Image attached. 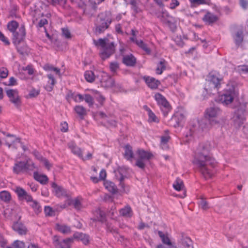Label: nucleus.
I'll return each mask as SVG.
<instances>
[{
	"mask_svg": "<svg viewBox=\"0 0 248 248\" xmlns=\"http://www.w3.org/2000/svg\"><path fill=\"white\" fill-rule=\"evenodd\" d=\"M74 237L80 240L82 243L87 245L89 242V236L82 233H76L74 235Z\"/></svg>",
	"mask_w": 248,
	"mask_h": 248,
	"instance_id": "obj_37",
	"label": "nucleus"
},
{
	"mask_svg": "<svg viewBox=\"0 0 248 248\" xmlns=\"http://www.w3.org/2000/svg\"><path fill=\"white\" fill-rule=\"evenodd\" d=\"M62 33L63 36L66 38L69 39L71 38V33L68 29L63 28L62 29Z\"/></svg>",
	"mask_w": 248,
	"mask_h": 248,
	"instance_id": "obj_59",
	"label": "nucleus"
},
{
	"mask_svg": "<svg viewBox=\"0 0 248 248\" xmlns=\"http://www.w3.org/2000/svg\"><path fill=\"white\" fill-rule=\"evenodd\" d=\"M184 187L183 181L180 178H176L173 184V187L177 191H180Z\"/></svg>",
	"mask_w": 248,
	"mask_h": 248,
	"instance_id": "obj_43",
	"label": "nucleus"
},
{
	"mask_svg": "<svg viewBox=\"0 0 248 248\" xmlns=\"http://www.w3.org/2000/svg\"><path fill=\"white\" fill-rule=\"evenodd\" d=\"M13 40L15 44L18 45L23 41L26 36V29L25 26L22 25L19 28L18 31L13 33Z\"/></svg>",
	"mask_w": 248,
	"mask_h": 248,
	"instance_id": "obj_11",
	"label": "nucleus"
},
{
	"mask_svg": "<svg viewBox=\"0 0 248 248\" xmlns=\"http://www.w3.org/2000/svg\"><path fill=\"white\" fill-rule=\"evenodd\" d=\"M239 3L243 9L246 10L248 8V0H240Z\"/></svg>",
	"mask_w": 248,
	"mask_h": 248,
	"instance_id": "obj_61",
	"label": "nucleus"
},
{
	"mask_svg": "<svg viewBox=\"0 0 248 248\" xmlns=\"http://www.w3.org/2000/svg\"><path fill=\"white\" fill-rule=\"evenodd\" d=\"M46 76L48 78V80L45 86V88L47 91L51 92L53 89L54 86L56 83V81L54 75L51 73L48 74Z\"/></svg>",
	"mask_w": 248,
	"mask_h": 248,
	"instance_id": "obj_23",
	"label": "nucleus"
},
{
	"mask_svg": "<svg viewBox=\"0 0 248 248\" xmlns=\"http://www.w3.org/2000/svg\"><path fill=\"white\" fill-rule=\"evenodd\" d=\"M19 24L18 22L15 20H12L7 24V28L8 30L12 33L16 31Z\"/></svg>",
	"mask_w": 248,
	"mask_h": 248,
	"instance_id": "obj_42",
	"label": "nucleus"
},
{
	"mask_svg": "<svg viewBox=\"0 0 248 248\" xmlns=\"http://www.w3.org/2000/svg\"><path fill=\"white\" fill-rule=\"evenodd\" d=\"M12 228L19 235H25L27 233V229L21 222H16L14 223L13 225Z\"/></svg>",
	"mask_w": 248,
	"mask_h": 248,
	"instance_id": "obj_21",
	"label": "nucleus"
},
{
	"mask_svg": "<svg viewBox=\"0 0 248 248\" xmlns=\"http://www.w3.org/2000/svg\"><path fill=\"white\" fill-rule=\"evenodd\" d=\"M110 69L112 72H115L119 68V64L117 62H112L110 63Z\"/></svg>",
	"mask_w": 248,
	"mask_h": 248,
	"instance_id": "obj_57",
	"label": "nucleus"
},
{
	"mask_svg": "<svg viewBox=\"0 0 248 248\" xmlns=\"http://www.w3.org/2000/svg\"><path fill=\"white\" fill-rule=\"evenodd\" d=\"M202 19L206 24L211 25L217 22L218 20V17L214 14L207 12Z\"/></svg>",
	"mask_w": 248,
	"mask_h": 248,
	"instance_id": "obj_16",
	"label": "nucleus"
},
{
	"mask_svg": "<svg viewBox=\"0 0 248 248\" xmlns=\"http://www.w3.org/2000/svg\"><path fill=\"white\" fill-rule=\"evenodd\" d=\"M220 80L217 76L210 75L206 80L204 90L209 93H211L213 90H218L220 86Z\"/></svg>",
	"mask_w": 248,
	"mask_h": 248,
	"instance_id": "obj_7",
	"label": "nucleus"
},
{
	"mask_svg": "<svg viewBox=\"0 0 248 248\" xmlns=\"http://www.w3.org/2000/svg\"><path fill=\"white\" fill-rule=\"evenodd\" d=\"M191 6H197L206 3V0H188Z\"/></svg>",
	"mask_w": 248,
	"mask_h": 248,
	"instance_id": "obj_52",
	"label": "nucleus"
},
{
	"mask_svg": "<svg viewBox=\"0 0 248 248\" xmlns=\"http://www.w3.org/2000/svg\"><path fill=\"white\" fill-rule=\"evenodd\" d=\"M180 5V2L178 0H171L170 4V8L174 9Z\"/></svg>",
	"mask_w": 248,
	"mask_h": 248,
	"instance_id": "obj_58",
	"label": "nucleus"
},
{
	"mask_svg": "<svg viewBox=\"0 0 248 248\" xmlns=\"http://www.w3.org/2000/svg\"><path fill=\"white\" fill-rule=\"evenodd\" d=\"M84 100L88 104L90 107L93 106L94 101L93 97L89 94H84Z\"/></svg>",
	"mask_w": 248,
	"mask_h": 248,
	"instance_id": "obj_50",
	"label": "nucleus"
},
{
	"mask_svg": "<svg viewBox=\"0 0 248 248\" xmlns=\"http://www.w3.org/2000/svg\"><path fill=\"white\" fill-rule=\"evenodd\" d=\"M71 96L73 98V99L77 103L81 102L84 100V94L82 95L79 93H71Z\"/></svg>",
	"mask_w": 248,
	"mask_h": 248,
	"instance_id": "obj_49",
	"label": "nucleus"
},
{
	"mask_svg": "<svg viewBox=\"0 0 248 248\" xmlns=\"http://www.w3.org/2000/svg\"><path fill=\"white\" fill-rule=\"evenodd\" d=\"M0 246L2 248H8L6 245V240L1 234H0Z\"/></svg>",
	"mask_w": 248,
	"mask_h": 248,
	"instance_id": "obj_62",
	"label": "nucleus"
},
{
	"mask_svg": "<svg viewBox=\"0 0 248 248\" xmlns=\"http://www.w3.org/2000/svg\"><path fill=\"white\" fill-rule=\"evenodd\" d=\"M33 177L35 180L43 185L46 184L48 180L46 175L39 174L37 172H34Z\"/></svg>",
	"mask_w": 248,
	"mask_h": 248,
	"instance_id": "obj_33",
	"label": "nucleus"
},
{
	"mask_svg": "<svg viewBox=\"0 0 248 248\" xmlns=\"http://www.w3.org/2000/svg\"><path fill=\"white\" fill-rule=\"evenodd\" d=\"M158 18L161 21L169 26L171 25L173 20V17L167 11L163 12L161 15L158 16Z\"/></svg>",
	"mask_w": 248,
	"mask_h": 248,
	"instance_id": "obj_25",
	"label": "nucleus"
},
{
	"mask_svg": "<svg viewBox=\"0 0 248 248\" xmlns=\"http://www.w3.org/2000/svg\"><path fill=\"white\" fill-rule=\"evenodd\" d=\"M52 187L56 196L58 197H68V195L66 190L62 186H58L56 183L52 184Z\"/></svg>",
	"mask_w": 248,
	"mask_h": 248,
	"instance_id": "obj_18",
	"label": "nucleus"
},
{
	"mask_svg": "<svg viewBox=\"0 0 248 248\" xmlns=\"http://www.w3.org/2000/svg\"><path fill=\"white\" fill-rule=\"evenodd\" d=\"M124 157L127 160L131 161L134 158V153L132 147L129 144H126L124 147Z\"/></svg>",
	"mask_w": 248,
	"mask_h": 248,
	"instance_id": "obj_27",
	"label": "nucleus"
},
{
	"mask_svg": "<svg viewBox=\"0 0 248 248\" xmlns=\"http://www.w3.org/2000/svg\"><path fill=\"white\" fill-rule=\"evenodd\" d=\"M53 244L56 248H70V245L73 242L72 238H66L61 240L59 236L55 235L52 238Z\"/></svg>",
	"mask_w": 248,
	"mask_h": 248,
	"instance_id": "obj_9",
	"label": "nucleus"
},
{
	"mask_svg": "<svg viewBox=\"0 0 248 248\" xmlns=\"http://www.w3.org/2000/svg\"><path fill=\"white\" fill-rule=\"evenodd\" d=\"M55 229L63 234H69L71 232L70 227L63 223H56L55 224Z\"/></svg>",
	"mask_w": 248,
	"mask_h": 248,
	"instance_id": "obj_24",
	"label": "nucleus"
},
{
	"mask_svg": "<svg viewBox=\"0 0 248 248\" xmlns=\"http://www.w3.org/2000/svg\"><path fill=\"white\" fill-rule=\"evenodd\" d=\"M137 158L135 165L139 168L144 169L145 167V161H148L154 157L153 154L143 149H138L136 151Z\"/></svg>",
	"mask_w": 248,
	"mask_h": 248,
	"instance_id": "obj_3",
	"label": "nucleus"
},
{
	"mask_svg": "<svg viewBox=\"0 0 248 248\" xmlns=\"http://www.w3.org/2000/svg\"><path fill=\"white\" fill-rule=\"evenodd\" d=\"M97 78H99L101 86L105 88H111L114 85V80L106 72H100Z\"/></svg>",
	"mask_w": 248,
	"mask_h": 248,
	"instance_id": "obj_8",
	"label": "nucleus"
},
{
	"mask_svg": "<svg viewBox=\"0 0 248 248\" xmlns=\"http://www.w3.org/2000/svg\"><path fill=\"white\" fill-rule=\"evenodd\" d=\"M74 110L76 113L80 116H83L86 114V109L82 106L78 105L75 106Z\"/></svg>",
	"mask_w": 248,
	"mask_h": 248,
	"instance_id": "obj_47",
	"label": "nucleus"
},
{
	"mask_svg": "<svg viewBox=\"0 0 248 248\" xmlns=\"http://www.w3.org/2000/svg\"><path fill=\"white\" fill-rule=\"evenodd\" d=\"M0 40L2 41L4 44L6 46H8L10 45V42L8 40V38L5 36V35L2 33V32L0 31Z\"/></svg>",
	"mask_w": 248,
	"mask_h": 248,
	"instance_id": "obj_56",
	"label": "nucleus"
},
{
	"mask_svg": "<svg viewBox=\"0 0 248 248\" xmlns=\"http://www.w3.org/2000/svg\"><path fill=\"white\" fill-rule=\"evenodd\" d=\"M97 22L96 31L101 33L108 28L111 23V19L106 13H101L98 15Z\"/></svg>",
	"mask_w": 248,
	"mask_h": 248,
	"instance_id": "obj_6",
	"label": "nucleus"
},
{
	"mask_svg": "<svg viewBox=\"0 0 248 248\" xmlns=\"http://www.w3.org/2000/svg\"><path fill=\"white\" fill-rule=\"evenodd\" d=\"M13 248H25V244L23 241L16 240L12 244Z\"/></svg>",
	"mask_w": 248,
	"mask_h": 248,
	"instance_id": "obj_53",
	"label": "nucleus"
},
{
	"mask_svg": "<svg viewBox=\"0 0 248 248\" xmlns=\"http://www.w3.org/2000/svg\"><path fill=\"white\" fill-rule=\"evenodd\" d=\"M136 45L142 50H143L145 52H146L147 54L150 53V49L148 47L147 45L143 42L142 40H139V41L137 42Z\"/></svg>",
	"mask_w": 248,
	"mask_h": 248,
	"instance_id": "obj_45",
	"label": "nucleus"
},
{
	"mask_svg": "<svg viewBox=\"0 0 248 248\" xmlns=\"http://www.w3.org/2000/svg\"><path fill=\"white\" fill-rule=\"evenodd\" d=\"M233 38L235 45L239 47L242 45L244 40L243 32L242 31H238L233 35Z\"/></svg>",
	"mask_w": 248,
	"mask_h": 248,
	"instance_id": "obj_29",
	"label": "nucleus"
},
{
	"mask_svg": "<svg viewBox=\"0 0 248 248\" xmlns=\"http://www.w3.org/2000/svg\"><path fill=\"white\" fill-rule=\"evenodd\" d=\"M8 75V70L6 68L1 67L0 68V77L3 78H6Z\"/></svg>",
	"mask_w": 248,
	"mask_h": 248,
	"instance_id": "obj_55",
	"label": "nucleus"
},
{
	"mask_svg": "<svg viewBox=\"0 0 248 248\" xmlns=\"http://www.w3.org/2000/svg\"><path fill=\"white\" fill-rule=\"evenodd\" d=\"M93 42L96 47H101V50L99 55L103 60L108 58L115 52V46L114 43L110 41L108 38H99L97 40L94 39Z\"/></svg>",
	"mask_w": 248,
	"mask_h": 248,
	"instance_id": "obj_2",
	"label": "nucleus"
},
{
	"mask_svg": "<svg viewBox=\"0 0 248 248\" xmlns=\"http://www.w3.org/2000/svg\"><path fill=\"white\" fill-rule=\"evenodd\" d=\"M43 69L46 72H53L56 75L58 76L60 78L62 77L60 69L57 67H54L52 65L46 64L44 65Z\"/></svg>",
	"mask_w": 248,
	"mask_h": 248,
	"instance_id": "obj_31",
	"label": "nucleus"
},
{
	"mask_svg": "<svg viewBox=\"0 0 248 248\" xmlns=\"http://www.w3.org/2000/svg\"><path fill=\"white\" fill-rule=\"evenodd\" d=\"M93 92L96 95L95 96L96 100L99 103L100 106H103L105 101V98L98 91H94Z\"/></svg>",
	"mask_w": 248,
	"mask_h": 248,
	"instance_id": "obj_46",
	"label": "nucleus"
},
{
	"mask_svg": "<svg viewBox=\"0 0 248 248\" xmlns=\"http://www.w3.org/2000/svg\"><path fill=\"white\" fill-rule=\"evenodd\" d=\"M104 186L106 189L112 193H115L117 191V188L115 184L108 181H105L104 183Z\"/></svg>",
	"mask_w": 248,
	"mask_h": 248,
	"instance_id": "obj_34",
	"label": "nucleus"
},
{
	"mask_svg": "<svg viewBox=\"0 0 248 248\" xmlns=\"http://www.w3.org/2000/svg\"><path fill=\"white\" fill-rule=\"evenodd\" d=\"M154 98L164 116H167L172 108L169 102L162 94L156 93L155 94Z\"/></svg>",
	"mask_w": 248,
	"mask_h": 248,
	"instance_id": "obj_4",
	"label": "nucleus"
},
{
	"mask_svg": "<svg viewBox=\"0 0 248 248\" xmlns=\"http://www.w3.org/2000/svg\"><path fill=\"white\" fill-rule=\"evenodd\" d=\"M198 204L199 206L203 210H207L210 208L208 203L203 197L199 199Z\"/></svg>",
	"mask_w": 248,
	"mask_h": 248,
	"instance_id": "obj_44",
	"label": "nucleus"
},
{
	"mask_svg": "<svg viewBox=\"0 0 248 248\" xmlns=\"http://www.w3.org/2000/svg\"><path fill=\"white\" fill-rule=\"evenodd\" d=\"M6 93L10 102L14 104L16 108L20 107L21 102L18 94V92L16 90L10 89L7 90Z\"/></svg>",
	"mask_w": 248,
	"mask_h": 248,
	"instance_id": "obj_10",
	"label": "nucleus"
},
{
	"mask_svg": "<svg viewBox=\"0 0 248 248\" xmlns=\"http://www.w3.org/2000/svg\"><path fill=\"white\" fill-rule=\"evenodd\" d=\"M143 79L148 87L151 89H157L160 84V82L158 80L152 77L145 76Z\"/></svg>",
	"mask_w": 248,
	"mask_h": 248,
	"instance_id": "obj_14",
	"label": "nucleus"
},
{
	"mask_svg": "<svg viewBox=\"0 0 248 248\" xmlns=\"http://www.w3.org/2000/svg\"><path fill=\"white\" fill-rule=\"evenodd\" d=\"M83 199L80 196H78L74 199H72L70 198H68L66 201L65 203L64 204V207H66L68 206L73 205L74 207L78 210H80L82 208V202Z\"/></svg>",
	"mask_w": 248,
	"mask_h": 248,
	"instance_id": "obj_12",
	"label": "nucleus"
},
{
	"mask_svg": "<svg viewBox=\"0 0 248 248\" xmlns=\"http://www.w3.org/2000/svg\"><path fill=\"white\" fill-rule=\"evenodd\" d=\"M3 134L7 137V139L5 140V144L9 148L12 146H14L16 143H19L20 141V139L17 138L14 135L6 134L5 132H3Z\"/></svg>",
	"mask_w": 248,
	"mask_h": 248,
	"instance_id": "obj_17",
	"label": "nucleus"
},
{
	"mask_svg": "<svg viewBox=\"0 0 248 248\" xmlns=\"http://www.w3.org/2000/svg\"><path fill=\"white\" fill-rule=\"evenodd\" d=\"M131 9L134 11L135 14L140 13L142 12L140 8L141 3L140 0H135L131 2Z\"/></svg>",
	"mask_w": 248,
	"mask_h": 248,
	"instance_id": "obj_35",
	"label": "nucleus"
},
{
	"mask_svg": "<svg viewBox=\"0 0 248 248\" xmlns=\"http://www.w3.org/2000/svg\"><path fill=\"white\" fill-rule=\"evenodd\" d=\"M119 213L123 217L130 218L133 215V211L131 207L127 205L120 210Z\"/></svg>",
	"mask_w": 248,
	"mask_h": 248,
	"instance_id": "obj_28",
	"label": "nucleus"
},
{
	"mask_svg": "<svg viewBox=\"0 0 248 248\" xmlns=\"http://www.w3.org/2000/svg\"><path fill=\"white\" fill-rule=\"evenodd\" d=\"M25 164L26 165V171L28 170H33L34 169H36L34 163L30 159H27Z\"/></svg>",
	"mask_w": 248,
	"mask_h": 248,
	"instance_id": "obj_48",
	"label": "nucleus"
},
{
	"mask_svg": "<svg viewBox=\"0 0 248 248\" xmlns=\"http://www.w3.org/2000/svg\"><path fill=\"white\" fill-rule=\"evenodd\" d=\"M221 113V111L219 108L211 107L206 110L205 117L208 120L211 125H214L219 124L217 118Z\"/></svg>",
	"mask_w": 248,
	"mask_h": 248,
	"instance_id": "obj_5",
	"label": "nucleus"
},
{
	"mask_svg": "<svg viewBox=\"0 0 248 248\" xmlns=\"http://www.w3.org/2000/svg\"><path fill=\"white\" fill-rule=\"evenodd\" d=\"M136 62V58L132 54L124 55L123 58V63L126 66H134Z\"/></svg>",
	"mask_w": 248,
	"mask_h": 248,
	"instance_id": "obj_26",
	"label": "nucleus"
},
{
	"mask_svg": "<svg viewBox=\"0 0 248 248\" xmlns=\"http://www.w3.org/2000/svg\"><path fill=\"white\" fill-rule=\"evenodd\" d=\"M182 248H193L192 242L188 237H183L181 240Z\"/></svg>",
	"mask_w": 248,
	"mask_h": 248,
	"instance_id": "obj_39",
	"label": "nucleus"
},
{
	"mask_svg": "<svg viewBox=\"0 0 248 248\" xmlns=\"http://www.w3.org/2000/svg\"><path fill=\"white\" fill-rule=\"evenodd\" d=\"M13 171L16 174L26 171V165L23 162H18L15 164L13 167Z\"/></svg>",
	"mask_w": 248,
	"mask_h": 248,
	"instance_id": "obj_30",
	"label": "nucleus"
},
{
	"mask_svg": "<svg viewBox=\"0 0 248 248\" xmlns=\"http://www.w3.org/2000/svg\"><path fill=\"white\" fill-rule=\"evenodd\" d=\"M99 212L100 217L98 218V220L101 222H104L106 221L105 214L101 211H99Z\"/></svg>",
	"mask_w": 248,
	"mask_h": 248,
	"instance_id": "obj_64",
	"label": "nucleus"
},
{
	"mask_svg": "<svg viewBox=\"0 0 248 248\" xmlns=\"http://www.w3.org/2000/svg\"><path fill=\"white\" fill-rule=\"evenodd\" d=\"M186 116L181 112H176L172 118V120L174 121L176 124L175 127L182 126L185 123Z\"/></svg>",
	"mask_w": 248,
	"mask_h": 248,
	"instance_id": "obj_19",
	"label": "nucleus"
},
{
	"mask_svg": "<svg viewBox=\"0 0 248 248\" xmlns=\"http://www.w3.org/2000/svg\"><path fill=\"white\" fill-rule=\"evenodd\" d=\"M144 109L147 111L149 116V121L150 122H158V120L155 113L147 106H144Z\"/></svg>",
	"mask_w": 248,
	"mask_h": 248,
	"instance_id": "obj_38",
	"label": "nucleus"
},
{
	"mask_svg": "<svg viewBox=\"0 0 248 248\" xmlns=\"http://www.w3.org/2000/svg\"><path fill=\"white\" fill-rule=\"evenodd\" d=\"M68 147L70 149L71 152L79 158L82 157V151L81 149L78 146L76 143L73 141L68 143Z\"/></svg>",
	"mask_w": 248,
	"mask_h": 248,
	"instance_id": "obj_20",
	"label": "nucleus"
},
{
	"mask_svg": "<svg viewBox=\"0 0 248 248\" xmlns=\"http://www.w3.org/2000/svg\"><path fill=\"white\" fill-rule=\"evenodd\" d=\"M23 70L25 71H27L29 75H32L34 73V69L31 65H28L25 68H23Z\"/></svg>",
	"mask_w": 248,
	"mask_h": 248,
	"instance_id": "obj_63",
	"label": "nucleus"
},
{
	"mask_svg": "<svg viewBox=\"0 0 248 248\" xmlns=\"http://www.w3.org/2000/svg\"><path fill=\"white\" fill-rule=\"evenodd\" d=\"M44 212L46 216H52L54 215L55 212L50 206H45Z\"/></svg>",
	"mask_w": 248,
	"mask_h": 248,
	"instance_id": "obj_54",
	"label": "nucleus"
},
{
	"mask_svg": "<svg viewBox=\"0 0 248 248\" xmlns=\"http://www.w3.org/2000/svg\"><path fill=\"white\" fill-rule=\"evenodd\" d=\"M234 93L233 91H227L220 96V100L225 105L232 103L234 99Z\"/></svg>",
	"mask_w": 248,
	"mask_h": 248,
	"instance_id": "obj_15",
	"label": "nucleus"
},
{
	"mask_svg": "<svg viewBox=\"0 0 248 248\" xmlns=\"http://www.w3.org/2000/svg\"><path fill=\"white\" fill-rule=\"evenodd\" d=\"M27 203H28L29 205L33 209L34 212L36 214H38L41 212L42 208L39 202L35 200H33V198H31V200L29 202H27Z\"/></svg>",
	"mask_w": 248,
	"mask_h": 248,
	"instance_id": "obj_32",
	"label": "nucleus"
},
{
	"mask_svg": "<svg viewBox=\"0 0 248 248\" xmlns=\"http://www.w3.org/2000/svg\"><path fill=\"white\" fill-rule=\"evenodd\" d=\"M61 130L62 132H66L68 130V124L66 122H63L61 124Z\"/></svg>",
	"mask_w": 248,
	"mask_h": 248,
	"instance_id": "obj_60",
	"label": "nucleus"
},
{
	"mask_svg": "<svg viewBox=\"0 0 248 248\" xmlns=\"http://www.w3.org/2000/svg\"><path fill=\"white\" fill-rule=\"evenodd\" d=\"M15 191L16 193L19 200H25L27 202H29L32 198V197L28 193L25 189L19 186H16L15 188Z\"/></svg>",
	"mask_w": 248,
	"mask_h": 248,
	"instance_id": "obj_13",
	"label": "nucleus"
},
{
	"mask_svg": "<svg viewBox=\"0 0 248 248\" xmlns=\"http://www.w3.org/2000/svg\"><path fill=\"white\" fill-rule=\"evenodd\" d=\"M84 78L87 82L92 83L94 81L96 76L93 71L88 70L85 72Z\"/></svg>",
	"mask_w": 248,
	"mask_h": 248,
	"instance_id": "obj_41",
	"label": "nucleus"
},
{
	"mask_svg": "<svg viewBox=\"0 0 248 248\" xmlns=\"http://www.w3.org/2000/svg\"><path fill=\"white\" fill-rule=\"evenodd\" d=\"M167 63V62L164 59L159 62L155 69L156 74L161 75L162 74L163 72L166 69Z\"/></svg>",
	"mask_w": 248,
	"mask_h": 248,
	"instance_id": "obj_36",
	"label": "nucleus"
},
{
	"mask_svg": "<svg viewBox=\"0 0 248 248\" xmlns=\"http://www.w3.org/2000/svg\"><path fill=\"white\" fill-rule=\"evenodd\" d=\"M158 234L163 244L171 248H175V247L174 246L173 243L171 242L168 233H164L162 232L159 231Z\"/></svg>",
	"mask_w": 248,
	"mask_h": 248,
	"instance_id": "obj_22",
	"label": "nucleus"
},
{
	"mask_svg": "<svg viewBox=\"0 0 248 248\" xmlns=\"http://www.w3.org/2000/svg\"><path fill=\"white\" fill-rule=\"evenodd\" d=\"M212 147L210 142L200 143L193 160V164L197 166L206 179L212 177L214 174L213 169L217 165L215 159L210 154Z\"/></svg>",
	"mask_w": 248,
	"mask_h": 248,
	"instance_id": "obj_1",
	"label": "nucleus"
},
{
	"mask_svg": "<svg viewBox=\"0 0 248 248\" xmlns=\"http://www.w3.org/2000/svg\"><path fill=\"white\" fill-rule=\"evenodd\" d=\"M0 199L5 202H9L11 200V195L9 192L3 190L0 192Z\"/></svg>",
	"mask_w": 248,
	"mask_h": 248,
	"instance_id": "obj_40",
	"label": "nucleus"
},
{
	"mask_svg": "<svg viewBox=\"0 0 248 248\" xmlns=\"http://www.w3.org/2000/svg\"><path fill=\"white\" fill-rule=\"evenodd\" d=\"M40 90H37L32 88L29 92V94L27 96V98H34L37 97L40 94Z\"/></svg>",
	"mask_w": 248,
	"mask_h": 248,
	"instance_id": "obj_51",
	"label": "nucleus"
}]
</instances>
